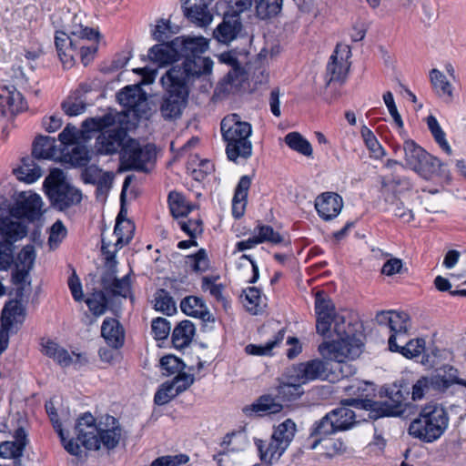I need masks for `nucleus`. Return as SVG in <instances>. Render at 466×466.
Wrapping results in <instances>:
<instances>
[{
	"mask_svg": "<svg viewBox=\"0 0 466 466\" xmlns=\"http://www.w3.org/2000/svg\"><path fill=\"white\" fill-rule=\"evenodd\" d=\"M180 308L186 315L204 321V302L202 299L195 296L186 297L182 299Z\"/></svg>",
	"mask_w": 466,
	"mask_h": 466,
	"instance_id": "de8ad7c7",
	"label": "nucleus"
},
{
	"mask_svg": "<svg viewBox=\"0 0 466 466\" xmlns=\"http://www.w3.org/2000/svg\"><path fill=\"white\" fill-rule=\"evenodd\" d=\"M196 332L195 325L190 320L179 322L172 333V343L176 349L187 347Z\"/></svg>",
	"mask_w": 466,
	"mask_h": 466,
	"instance_id": "f704fd0d",
	"label": "nucleus"
},
{
	"mask_svg": "<svg viewBox=\"0 0 466 466\" xmlns=\"http://www.w3.org/2000/svg\"><path fill=\"white\" fill-rule=\"evenodd\" d=\"M385 201L393 207V215L404 223H410L414 220L415 211L420 204L418 192H411L408 198L396 199L385 198Z\"/></svg>",
	"mask_w": 466,
	"mask_h": 466,
	"instance_id": "412c9836",
	"label": "nucleus"
},
{
	"mask_svg": "<svg viewBox=\"0 0 466 466\" xmlns=\"http://www.w3.org/2000/svg\"><path fill=\"white\" fill-rule=\"evenodd\" d=\"M160 368L164 376L183 374L184 362L174 355H167L160 359Z\"/></svg>",
	"mask_w": 466,
	"mask_h": 466,
	"instance_id": "13d9d810",
	"label": "nucleus"
},
{
	"mask_svg": "<svg viewBox=\"0 0 466 466\" xmlns=\"http://www.w3.org/2000/svg\"><path fill=\"white\" fill-rule=\"evenodd\" d=\"M204 37L183 35L177 36L167 43L155 45L148 51V57L158 66H165L177 61L180 57L185 60L182 66H177L181 70L186 69L189 61L194 68L195 64L204 65Z\"/></svg>",
	"mask_w": 466,
	"mask_h": 466,
	"instance_id": "f03ea898",
	"label": "nucleus"
},
{
	"mask_svg": "<svg viewBox=\"0 0 466 466\" xmlns=\"http://www.w3.org/2000/svg\"><path fill=\"white\" fill-rule=\"evenodd\" d=\"M409 394V390L394 385L388 391L387 399L380 402H375L374 405L380 410L382 416H402L409 406L406 402Z\"/></svg>",
	"mask_w": 466,
	"mask_h": 466,
	"instance_id": "6ab92c4d",
	"label": "nucleus"
},
{
	"mask_svg": "<svg viewBox=\"0 0 466 466\" xmlns=\"http://www.w3.org/2000/svg\"><path fill=\"white\" fill-rule=\"evenodd\" d=\"M449 425V415L440 404L430 402L423 406L419 416L409 427V434L427 443L440 439Z\"/></svg>",
	"mask_w": 466,
	"mask_h": 466,
	"instance_id": "423d86ee",
	"label": "nucleus"
},
{
	"mask_svg": "<svg viewBox=\"0 0 466 466\" xmlns=\"http://www.w3.org/2000/svg\"><path fill=\"white\" fill-rule=\"evenodd\" d=\"M351 51L348 45L338 44L327 66V84L342 82L350 68Z\"/></svg>",
	"mask_w": 466,
	"mask_h": 466,
	"instance_id": "2eb2a0df",
	"label": "nucleus"
},
{
	"mask_svg": "<svg viewBox=\"0 0 466 466\" xmlns=\"http://www.w3.org/2000/svg\"><path fill=\"white\" fill-rule=\"evenodd\" d=\"M188 461L185 454L162 456L152 461L150 466H180Z\"/></svg>",
	"mask_w": 466,
	"mask_h": 466,
	"instance_id": "338daca9",
	"label": "nucleus"
},
{
	"mask_svg": "<svg viewBox=\"0 0 466 466\" xmlns=\"http://www.w3.org/2000/svg\"><path fill=\"white\" fill-rule=\"evenodd\" d=\"M295 422L290 419H288L275 428L271 436L277 441H281L285 446L289 447L295 436Z\"/></svg>",
	"mask_w": 466,
	"mask_h": 466,
	"instance_id": "3c124183",
	"label": "nucleus"
},
{
	"mask_svg": "<svg viewBox=\"0 0 466 466\" xmlns=\"http://www.w3.org/2000/svg\"><path fill=\"white\" fill-rule=\"evenodd\" d=\"M218 57L220 63L227 64L232 67V69L228 73V81L232 85L235 80H238L239 82L245 80L244 71L241 69L235 53L224 52Z\"/></svg>",
	"mask_w": 466,
	"mask_h": 466,
	"instance_id": "c03bdc74",
	"label": "nucleus"
},
{
	"mask_svg": "<svg viewBox=\"0 0 466 466\" xmlns=\"http://www.w3.org/2000/svg\"><path fill=\"white\" fill-rule=\"evenodd\" d=\"M77 441L87 450H99L103 445L107 450L117 446L121 438V427L113 416L106 415L99 423L91 413H85L76 425Z\"/></svg>",
	"mask_w": 466,
	"mask_h": 466,
	"instance_id": "7ed1b4c3",
	"label": "nucleus"
},
{
	"mask_svg": "<svg viewBox=\"0 0 466 466\" xmlns=\"http://www.w3.org/2000/svg\"><path fill=\"white\" fill-rule=\"evenodd\" d=\"M86 303L95 317L103 315L106 310V299L102 291L93 293Z\"/></svg>",
	"mask_w": 466,
	"mask_h": 466,
	"instance_id": "680f3d73",
	"label": "nucleus"
},
{
	"mask_svg": "<svg viewBox=\"0 0 466 466\" xmlns=\"http://www.w3.org/2000/svg\"><path fill=\"white\" fill-rule=\"evenodd\" d=\"M329 413L338 431L348 430L358 422L355 411L346 406L335 409Z\"/></svg>",
	"mask_w": 466,
	"mask_h": 466,
	"instance_id": "58836bf2",
	"label": "nucleus"
},
{
	"mask_svg": "<svg viewBox=\"0 0 466 466\" xmlns=\"http://www.w3.org/2000/svg\"><path fill=\"white\" fill-rule=\"evenodd\" d=\"M435 381L439 384L440 391H444L453 384L462 385L466 388V380L458 378V370L451 366H444L433 374Z\"/></svg>",
	"mask_w": 466,
	"mask_h": 466,
	"instance_id": "e433bc0d",
	"label": "nucleus"
},
{
	"mask_svg": "<svg viewBox=\"0 0 466 466\" xmlns=\"http://www.w3.org/2000/svg\"><path fill=\"white\" fill-rule=\"evenodd\" d=\"M133 228L134 226L130 220L121 221V213H119L114 228V234L116 237L115 249L111 250L110 243H106L105 238L102 239L101 250L105 256L106 264H108L110 267L116 264V252L131 240Z\"/></svg>",
	"mask_w": 466,
	"mask_h": 466,
	"instance_id": "dca6fc26",
	"label": "nucleus"
},
{
	"mask_svg": "<svg viewBox=\"0 0 466 466\" xmlns=\"http://www.w3.org/2000/svg\"><path fill=\"white\" fill-rule=\"evenodd\" d=\"M204 160L200 159L198 155H192L189 157L187 162V172L191 176L192 179L196 182V186L192 185V187H196L197 188H203V180H204Z\"/></svg>",
	"mask_w": 466,
	"mask_h": 466,
	"instance_id": "4d7b16f0",
	"label": "nucleus"
},
{
	"mask_svg": "<svg viewBox=\"0 0 466 466\" xmlns=\"http://www.w3.org/2000/svg\"><path fill=\"white\" fill-rule=\"evenodd\" d=\"M410 327V318L405 312H392L391 319H390L389 329L390 336L389 338V349H397V339L404 342L407 339V333Z\"/></svg>",
	"mask_w": 466,
	"mask_h": 466,
	"instance_id": "cd10ccee",
	"label": "nucleus"
},
{
	"mask_svg": "<svg viewBox=\"0 0 466 466\" xmlns=\"http://www.w3.org/2000/svg\"><path fill=\"white\" fill-rule=\"evenodd\" d=\"M315 313L317 332L324 338H332L331 319L338 314L333 302L322 291L316 293Z\"/></svg>",
	"mask_w": 466,
	"mask_h": 466,
	"instance_id": "4468645a",
	"label": "nucleus"
},
{
	"mask_svg": "<svg viewBox=\"0 0 466 466\" xmlns=\"http://www.w3.org/2000/svg\"><path fill=\"white\" fill-rule=\"evenodd\" d=\"M43 347L44 353L62 367H68L72 364L76 367H81L87 362L85 355L74 351L69 353L66 349L54 341H47Z\"/></svg>",
	"mask_w": 466,
	"mask_h": 466,
	"instance_id": "4be33fe9",
	"label": "nucleus"
},
{
	"mask_svg": "<svg viewBox=\"0 0 466 466\" xmlns=\"http://www.w3.org/2000/svg\"><path fill=\"white\" fill-rule=\"evenodd\" d=\"M431 87L435 95L445 103L454 99V86L447 76L439 69L433 68L429 73Z\"/></svg>",
	"mask_w": 466,
	"mask_h": 466,
	"instance_id": "c756f323",
	"label": "nucleus"
},
{
	"mask_svg": "<svg viewBox=\"0 0 466 466\" xmlns=\"http://www.w3.org/2000/svg\"><path fill=\"white\" fill-rule=\"evenodd\" d=\"M250 185L251 177L246 175L240 177L236 187L232 199V214L236 218H239L244 215Z\"/></svg>",
	"mask_w": 466,
	"mask_h": 466,
	"instance_id": "72a5a7b5",
	"label": "nucleus"
},
{
	"mask_svg": "<svg viewBox=\"0 0 466 466\" xmlns=\"http://www.w3.org/2000/svg\"><path fill=\"white\" fill-rule=\"evenodd\" d=\"M25 107L24 97L14 86H0V116L15 114Z\"/></svg>",
	"mask_w": 466,
	"mask_h": 466,
	"instance_id": "a878e982",
	"label": "nucleus"
},
{
	"mask_svg": "<svg viewBox=\"0 0 466 466\" xmlns=\"http://www.w3.org/2000/svg\"><path fill=\"white\" fill-rule=\"evenodd\" d=\"M284 140L285 143L291 149L306 157H309L312 155V147L310 143L307 139H305L299 133L290 132L285 137Z\"/></svg>",
	"mask_w": 466,
	"mask_h": 466,
	"instance_id": "603ef678",
	"label": "nucleus"
},
{
	"mask_svg": "<svg viewBox=\"0 0 466 466\" xmlns=\"http://www.w3.org/2000/svg\"><path fill=\"white\" fill-rule=\"evenodd\" d=\"M185 16L197 26H204V0H186L182 5Z\"/></svg>",
	"mask_w": 466,
	"mask_h": 466,
	"instance_id": "ea45409f",
	"label": "nucleus"
},
{
	"mask_svg": "<svg viewBox=\"0 0 466 466\" xmlns=\"http://www.w3.org/2000/svg\"><path fill=\"white\" fill-rule=\"evenodd\" d=\"M14 437V441H4L0 444V456L14 459L15 466H23L20 458L27 444V434L23 428H18Z\"/></svg>",
	"mask_w": 466,
	"mask_h": 466,
	"instance_id": "393cba45",
	"label": "nucleus"
},
{
	"mask_svg": "<svg viewBox=\"0 0 466 466\" xmlns=\"http://www.w3.org/2000/svg\"><path fill=\"white\" fill-rule=\"evenodd\" d=\"M127 133L122 127L105 129L96 139V147L102 155H113L118 152L127 141Z\"/></svg>",
	"mask_w": 466,
	"mask_h": 466,
	"instance_id": "f3484780",
	"label": "nucleus"
},
{
	"mask_svg": "<svg viewBox=\"0 0 466 466\" xmlns=\"http://www.w3.org/2000/svg\"><path fill=\"white\" fill-rule=\"evenodd\" d=\"M66 159L76 167L86 166L91 157L87 147L81 144L74 145L71 151L65 155Z\"/></svg>",
	"mask_w": 466,
	"mask_h": 466,
	"instance_id": "5fc2aeb1",
	"label": "nucleus"
},
{
	"mask_svg": "<svg viewBox=\"0 0 466 466\" xmlns=\"http://www.w3.org/2000/svg\"><path fill=\"white\" fill-rule=\"evenodd\" d=\"M336 431H338V430L334 424L333 418L331 417L330 413H328L319 422L316 423V426L312 431V435L325 438L330 434L335 433Z\"/></svg>",
	"mask_w": 466,
	"mask_h": 466,
	"instance_id": "0e129e2a",
	"label": "nucleus"
},
{
	"mask_svg": "<svg viewBox=\"0 0 466 466\" xmlns=\"http://www.w3.org/2000/svg\"><path fill=\"white\" fill-rule=\"evenodd\" d=\"M343 207L339 195L332 192L323 193L315 200V208L319 215L325 220L337 217Z\"/></svg>",
	"mask_w": 466,
	"mask_h": 466,
	"instance_id": "bb28decb",
	"label": "nucleus"
},
{
	"mask_svg": "<svg viewBox=\"0 0 466 466\" xmlns=\"http://www.w3.org/2000/svg\"><path fill=\"white\" fill-rule=\"evenodd\" d=\"M221 132L227 142L228 158L236 164L247 161L252 155V143L249 137L251 125L241 121L237 114L229 115L221 121Z\"/></svg>",
	"mask_w": 466,
	"mask_h": 466,
	"instance_id": "39448f33",
	"label": "nucleus"
},
{
	"mask_svg": "<svg viewBox=\"0 0 466 466\" xmlns=\"http://www.w3.org/2000/svg\"><path fill=\"white\" fill-rule=\"evenodd\" d=\"M433 375L420 378L411 388V400H420L426 396L441 392Z\"/></svg>",
	"mask_w": 466,
	"mask_h": 466,
	"instance_id": "c9c22d12",
	"label": "nucleus"
},
{
	"mask_svg": "<svg viewBox=\"0 0 466 466\" xmlns=\"http://www.w3.org/2000/svg\"><path fill=\"white\" fill-rule=\"evenodd\" d=\"M151 328L156 339H165L170 332L171 325L166 319L159 317L152 320Z\"/></svg>",
	"mask_w": 466,
	"mask_h": 466,
	"instance_id": "774afa93",
	"label": "nucleus"
},
{
	"mask_svg": "<svg viewBox=\"0 0 466 466\" xmlns=\"http://www.w3.org/2000/svg\"><path fill=\"white\" fill-rule=\"evenodd\" d=\"M120 105L138 115L147 106V96L142 88L137 86H127L116 95Z\"/></svg>",
	"mask_w": 466,
	"mask_h": 466,
	"instance_id": "b1692460",
	"label": "nucleus"
},
{
	"mask_svg": "<svg viewBox=\"0 0 466 466\" xmlns=\"http://www.w3.org/2000/svg\"><path fill=\"white\" fill-rule=\"evenodd\" d=\"M255 444L262 462L271 464L282 456L288 449L281 441L272 436L268 440H256Z\"/></svg>",
	"mask_w": 466,
	"mask_h": 466,
	"instance_id": "c85d7f7f",
	"label": "nucleus"
},
{
	"mask_svg": "<svg viewBox=\"0 0 466 466\" xmlns=\"http://www.w3.org/2000/svg\"><path fill=\"white\" fill-rule=\"evenodd\" d=\"M6 210L0 207V270H7L14 260L13 243L27 234L22 221L8 220Z\"/></svg>",
	"mask_w": 466,
	"mask_h": 466,
	"instance_id": "9d476101",
	"label": "nucleus"
},
{
	"mask_svg": "<svg viewBox=\"0 0 466 466\" xmlns=\"http://www.w3.org/2000/svg\"><path fill=\"white\" fill-rule=\"evenodd\" d=\"M255 236L258 244L269 242L276 245L283 242V237L275 231L272 227L267 225L258 226Z\"/></svg>",
	"mask_w": 466,
	"mask_h": 466,
	"instance_id": "e2e57ef3",
	"label": "nucleus"
},
{
	"mask_svg": "<svg viewBox=\"0 0 466 466\" xmlns=\"http://www.w3.org/2000/svg\"><path fill=\"white\" fill-rule=\"evenodd\" d=\"M333 333L337 336V339L331 342H323L319 346V353L329 360L343 363L350 360H355L362 352V341L351 336L346 325L345 317L338 313L332 319Z\"/></svg>",
	"mask_w": 466,
	"mask_h": 466,
	"instance_id": "20e7f679",
	"label": "nucleus"
},
{
	"mask_svg": "<svg viewBox=\"0 0 466 466\" xmlns=\"http://www.w3.org/2000/svg\"><path fill=\"white\" fill-rule=\"evenodd\" d=\"M220 446L222 448L220 451L238 455V452L247 447V437L241 432H232L225 436Z\"/></svg>",
	"mask_w": 466,
	"mask_h": 466,
	"instance_id": "79ce46f5",
	"label": "nucleus"
},
{
	"mask_svg": "<svg viewBox=\"0 0 466 466\" xmlns=\"http://www.w3.org/2000/svg\"><path fill=\"white\" fill-rule=\"evenodd\" d=\"M380 186L382 194L385 195V198H389L390 199L408 198L409 194L414 192L410 180L406 177H381Z\"/></svg>",
	"mask_w": 466,
	"mask_h": 466,
	"instance_id": "5701e85b",
	"label": "nucleus"
},
{
	"mask_svg": "<svg viewBox=\"0 0 466 466\" xmlns=\"http://www.w3.org/2000/svg\"><path fill=\"white\" fill-rule=\"evenodd\" d=\"M284 339V331L279 330L275 336L274 339L268 341L264 345H254L248 344L245 348V351L248 355L254 356H269L272 353V350L279 346L282 340Z\"/></svg>",
	"mask_w": 466,
	"mask_h": 466,
	"instance_id": "49530a36",
	"label": "nucleus"
},
{
	"mask_svg": "<svg viewBox=\"0 0 466 466\" xmlns=\"http://www.w3.org/2000/svg\"><path fill=\"white\" fill-rule=\"evenodd\" d=\"M302 386L299 381H293L287 370L285 380L278 387V395L285 400H296L304 393Z\"/></svg>",
	"mask_w": 466,
	"mask_h": 466,
	"instance_id": "a19ab883",
	"label": "nucleus"
},
{
	"mask_svg": "<svg viewBox=\"0 0 466 466\" xmlns=\"http://www.w3.org/2000/svg\"><path fill=\"white\" fill-rule=\"evenodd\" d=\"M361 137L367 147L368 150L370 153V156L376 159H380L385 156V150L374 136L373 132L363 126L360 130Z\"/></svg>",
	"mask_w": 466,
	"mask_h": 466,
	"instance_id": "8fccbe9b",
	"label": "nucleus"
},
{
	"mask_svg": "<svg viewBox=\"0 0 466 466\" xmlns=\"http://www.w3.org/2000/svg\"><path fill=\"white\" fill-rule=\"evenodd\" d=\"M282 6V0H259L256 5V14L259 19H268L277 15Z\"/></svg>",
	"mask_w": 466,
	"mask_h": 466,
	"instance_id": "864d4df0",
	"label": "nucleus"
},
{
	"mask_svg": "<svg viewBox=\"0 0 466 466\" xmlns=\"http://www.w3.org/2000/svg\"><path fill=\"white\" fill-rule=\"evenodd\" d=\"M242 28L240 19L237 15H225L223 21L214 30V37L220 43L228 44L233 41Z\"/></svg>",
	"mask_w": 466,
	"mask_h": 466,
	"instance_id": "7c9ffc66",
	"label": "nucleus"
},
{
	"mask_svg": "<svg viewBox=\"0 0 466 466\" xmlns=\"http://www.w3.org/2000/svg\"><path fill=\"white\" fill-rule=\"evenodd\" d=\"M115 116L111 114H107L101 117H91L86 119L82 124V127L86 132H102L106 128L112 127L115 124Z\"/></svg>",
	"mask_w": 466,
	"mask_h": 466,
	"instance_id": "bf43d9fd",
	"label": "nucleus"
},
{
	"mask_svg": "<svg viewBox=\"0 0 466 466\" xmlns=\"http://www.w3.org/2000/svg\"><path fill=\"white\" fill-rule=\"evenodd\" d=\"M17 178L26 183H34L42 175L41 168L35 163L34 157L22 158V164L14 170Z\"/></svg>",
	"mask_w": 466,
	"mask_h": 466,
	"instance_id": "4c0bfd02",
	"label": "nucleus"
},
{
	"mask_svg": "<svg viewBox=\"0 0 466 466\" xmlns=\"http://www.w3.org/2000/svg\"><path fill=\"white\" fill-rule=\"evenodd\" d=\"M0 207L6 210L8 220L20 221L21 218L33 220L40 214L42 199L35 193L21 192L14 207L9 208L5 201L0 203Z\"/></svg>",
	"mask_w": 466,
	"mask_h": 466,
	"instance_id": "f8f14e48",
	"label": "nucleus"
},
{
	"mask_svg": "<svg viewBox=\"0 0 466 466\" xmlns=\"http://www.w3.org/2000/svg\"><path fill=\"white\" fill-rule=\"evenodd\" d=\"M282 406L270 396H262L257 402L249 407H246L244 411L248 414L250 411L261 415V413H278L281 410Z\"/></svg>",
	"mask_w": 466,
	"mask_h": 466,
	"instance_id": "37998d69",
	"label": "nucleus"
},
{
	"mask_svg": "<svg viewBox=\"0 0 466 466\" xmlns=\"http://www.w3.org/2000/svg\"><path fill=\"white\" fill-rule=\"evenodd\" d=\"M109 270L103 274L101 278V285L104 290L114 297L120 296L123 298L129 297L133 300L131 296V278L127 274L121 279L116 277V266H109Z\"/></svg>",
	"mask_w": 466,
	"mask_h": 466,
	"instance_id": "aec40b11",
	"label": "nucleus"
},
{
	"mask_svg": "<svg viewBox=\"0 0 466 466\" xmlns=\"http://www.w3.org/2000/svg\"><path fill=\"white\" fill-rule=\"evenodd\" d=\"M406 166L426 180L449 182L450 172L447 167L437 157L428 154L412 140L403 145Z\"/></svg>",
	"mask_w": 466,
	"mask_h": 466,
	"instance_id": "0eeeda50",
	"label": "nucleus"
},
{
	"mask_svg": "<svg viewBox=\"0 0 466 466\" xmlns=\"http://www.w3.org/2000/svg\"><path fill=\"white\" fill-rule=\"evenodd\" d=\"M327 365V362L315 359L293 365L287 370L293 381L304 385L313 380H325L328 377Z\"/></svg>",
	"mask_w": 466,
	"mask_h": 466,
	"instance_id": "ddd939ff",
	"label": "nucleus"
},
{
	"mask_svg": "<svg viewBox=\"0 0 466 466\" xmlns=\"http://www.w3.org/2000/svg\"><path fill=\"white\" fill-rule=\"evenodd\" d=\"M44 187L52 206L59 210L77 205L82 199L81 191L67 184L64 172L58 168L51 170L45 179Z\"/></svg>",
	"mask_w": 466,
	"mask_h": 466,
	"instance_id": "1a4fd4ad",
	"label": "nucleus"
},
{
	"mask_svg": "<svg viewBox=\"0 0 466 466\" xmlns=\"http://www.w3.org/2000/svg\"><path fill=\"white\" fill-rule=\"evenodd\" d=\"M64 112L69 116H76L86 109V102L78 97L69 96L62 103Z\"/></svg>",
	"mask_w": 466,
	"mask_h": 466,
	"instance_id": "69168bd1",
	"label": "nucleus"
},
{
	"mask_svg": "<svg viewBox=\"0 0 466 466\" xmlns=\"http://www.w3.org/2000/svg\"><path fill=\"white\" fill-rule=\"evenodd\" d=\"M218 279V275L212 277L206 276V290H208L210 296H212L216 301L226 309L228 302L223 295L225 290L224 285L221 283H216Z\"/></svg>",
	"mask_w": 466,
	"mask_h": 466,
	"instance_id": "052dcab7",
	"label": "nucleus"
},
{
	"mask_svg": "<svg viewBox=\"0 0 466 466\" xmlns=\"http://www.w3.org/2000/svg\"><path fill=\"white\" fill-rule=\"evenodd\" d=\"M402 343L403 345L397 343V349L390 350L400 352L408 359H412L420 356L425 349V340L422 339H408L407 338Z\"/></svg>",
	"mask_w": 466,
	"mask_h": 466,
	"instance_id": "09e8293b",
	"label": "nucleus"
},
{
	"mask_svg": "<svg viewBox=\"0 0 466 466\" xmlns=\"http://www.w3.org/2000/svg\"><path fill=\"white\" fill-rule=\"evenodd\" d=\"M32 155L37 159H57L61 157V149L57 147L55 138L39 136L33 144Z\"/></svg>",
	"mask_w": 466,
	"mask_h": 466,
	"instance_id": "2f4dec72",
	"label": "nucleus"
},
{
	"mask_svg": "<svg viewBox=\"0 0 466 466\" xmlns=\"http://www.w3.org/2000/svg\"><path fill=\"white\" fill-rule=\"evenodd\" d=\"M193 380L192 375L187 373L176 375L171 381L161 384L155 394V403L159 406L168 403L172 399L185 391L193 383Z\"/></svg>",
	"mask_w": 466,
	"mask_h": 466,
	"instance_id": "a211bd4d",
	"label": "nucleus"
},
{
	"mask_svg": "<svg viewBox=\"0 0 466 466\" xmlns=\"http://www.w3.org/2000/svg\"><path fill=\"white\" fill-rule=\"evenodd\" d=\"M191 65L188 61L185 70L172 66L161 76L160 81L166 95L163 97L160 112L165 119H174L181 115L188 96L187 85L203 74V64H195L194 68H190Z\"/></svg>",
	"mask_w": 466,
	"mask_h": 466,
	"instance_id": "f257e3e1",
	"label": "nucleus"
},
{
	"mask_svg": "<svg viewBox=\"0 0 466 466\" xmlns=\"http://www.w3.org/2000/svg\"><path fill=\"white\" fill-rule=\"evenodd\" d=\"M155 309L167 315H172L177 311L176 303L169 293L165 289H158L155 294Z\"/></svg>",
	"mask_w": 466,
	"mask_h": 466,
	"instance_id": "6e6d98bb",
	"label": "nucleus"
},
{
	"mask_svg": "<svg viewBox=\"0 0 466 466\" xmlns=\"http://www.w3.org/2000/svg\"><path fill=\"white\" fill-rule=\"evenodd\" d=\"M168 206L175 218H184L191 211L192 208L187 204L185 197L176 191L168 195Z\"/></svg>",
	"mask_w": 466,
	"mask_h": 466,
	"instance_id": "a18cd8bd",
	"label": "nucleus"
},
{
	"mask_svg": "<svg viewBox=\"0 0 466 466\" xmlns=\"http://www.w3.org/2000/svg\"><path fill=\"white\" fill-rule=\"evenodd\" d=\"M101 334L107 344L115 349H118L124 344V330L116 319L106 318L104 319L101 327Z\"/></svg>",
	"mask_w": 466,
	"mask_h": 466,
	"instance_id": "473e14b6",
	"label": "nucleus"
},
{
	"mask_svg": "<svg viewBox=\"0 0 466 466\" xmlns=\"http://www.w3.org/2000/svg\"><path fill=\"white\" fill-rule=\"evenodd\" d=\"M155 157L150 145L141 147L139 143L128 138L121 152V163L127 170L147 171V164Z\"/></svg>",
	"mask_w": 466,
	"mask_h": 466,
	"instance_id": "9b49d317",
	"label": "nucleus"
},
{
	"mask_svg": "<svg viewBox=\"0 0 466 466\" xmlns=\"http://www.w3.org/2000/svg\"><path fill=\"white\" fill-rule=\"evenodd\" d=\"M98 32L88 26H83L77 15H74L73 25L68 32L57 31L55 45L58 56L65 66H71L76 53L79 40H96Z\"/></svg>",
	"mask_w": 466,
	"mask_h": 466,
	"instance_id": "6e6552de",
	"label": "nucleus"
}]
</instances>
